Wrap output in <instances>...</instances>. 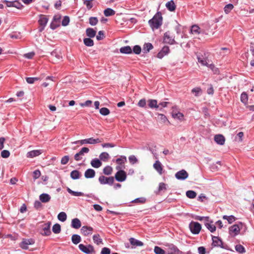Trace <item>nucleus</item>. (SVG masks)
<instances>
[{
  "mask_svg": "<svg viewBox=\"0 0 254 254\" xmlns=\"http://www.w3.org/2000/svg\"><path fill=\"white\" fill-rule=\"evenodd\" d=\"M89 20L90 24L92 26L96 25L98 22V20L97 18L96 17H91L89 18Z\"/></svg>",
  "mask_w": 254,
  "mask_h": 254,
  "instance_id": "54",
  "label": "nucleus"
},
{
  "mask_svg": "<svg viewBox=\"0 0 254 254\" xmlns=\"http://www.w3.org/2000/svg\"><path fill=\"white\" fill-rule=\"evenodd\" d=\"M248 95L246 93H243L241 96V100L244 103H246L248 101Z\"/></svg>",
  "mask_w": 254,
  "mask_h": 254,
  "instance_id": "59",
  "label": "nucleus"
},
{
  "mask_svg": "<svg viewBox=\"0 0 254 254\" xmlns=\"http://www.w3.org/2000/svg\"><path fill=\"white\" fill-rule=\"evenodd\" d=\"M40 79L39 77H27L26 80L29 84H33Z\"/></svg>",
  "mask_w": 254,
  "mask_h": 254,
  "instance_id": "52",
  "label": "nucleus"
},
{
  "mask_svg": "<svg viewBox=\"0 0 254 254\" xmlns=\"http://www.w3.org/2000/svg\"><path fill=\"white\" fill-rule=\"evenodd\" d=\"M186 195L190 198H194L196 196V193L193 190H188L186 192Z\"/></svg>",
  "mask_w": 254,
  "mask_h": 254,
  "instance_id": "47",
  "label": "nucleus"
},
{
  "mask_svg": "<svg viewBox=\"0 0 254 254\" xmlns=\"http://www.w3.org/2000/svg\"><path fill=\"white\" fill-rule=\"evenodd\" d=\"M78 247L81 251L86 254H90L94 252V248L90 245L85 246L81 244L79 245Z\"/></svg>",
  "mask_w": 254,
  "mask_h": 254,
  "instance_id": "6",
  "label": "nucleus"
},
{
  "mask_svg": "<svg viewBox=\"0 0 254 254\" xmlns=\"http://www.w3.org/2000/svg\"><path fill=\"white\" fill-rule=\"evenodd\" d=\"M95 176V171L92 169H88L84 173V176L87 179L93 178Z\"/></svg>",
  "mask_w": 254,
  "mask_h": 254,
  "instance_id": "18",
  "label": "nucleus"
},
{
  "mask_svg": "<svg viewBox=\"0 0 254 254\" xmlns=\"http://www.w3.org/2000/svg\"><path fill=\"white\" fill-rule=\"evenodd\" d=\"M70 176L73 180H76L79 179L81 174L78 170H75L71 172Z\"/></svg>",
  "mask_w": 254,
  "mask_h": 254,
  "instance_id": "29",
  "label": "nucleus"
},
{
  "mask_svg": "<svg viewBox=\"0 0 254 254\" xmlns=\"http://www.w3.org/2000/svg\"><path fill=\"white\" fill-rule=\"evenodd\" d=\"M86 34L88 37L93 38L96 35V31L92 28H88L86 30Z\"/></svg>",
  "mask_w": 254,
  "mask_h": 254,
  "instance_id": "25",
  "label": "nucleus"
},
{
  "mask_svg": "<svg viewBox=\"0 0 254 254\" xmlns=\"http://www.w3.org/2000/svg\"><path fill=\"white\" fill-rule=\"evenodd\" d=\"M58 218L60 221L62 222L65 221L67 218L66 213L64 212H60L58 215Z\"/></svg>",
  "mask_w": 254,
  "mask_h": 254,
  "instance_id": "40",
  "label": "nucleus"
},
{
  "mask_svg": "<svg viewBox=\"0 0 254 254\" xmlns=\"http://www.w3.org/2000/svg\"><path fill=\"white\" fill-rule=\"evenodd\" d=\"M48 21V18L46 16L42 14H41L40 15V18L38 20V22L40 26H42V27L40 29V31L41 32L42 30H43L44 27L47 25Z\"/></svg>",
  "mask_w": 254,
  "mask_h": 254,
  "instance_id": "11",
  "label": "nucleus"
},
{
  "mask_svg": "<svg viewBox=\"0 0 254 254\" xmlns=\"http://www.w3.org/2000/svg\"><path fill=\"white\" fill-rule=\"evenodd\" d=\"M53 232L55 234H59L61 231V226L59 224L54 225L52 228Z\"/></svg>",
  "mask_w": 254,
  "mask_h": 254,
  "instance_id": "44",
  "label": "nucleus"
},
{
  "mask_svg": "<svg viewBox=\"0 0 254 254\" xmlns=\"http://www.w3.org/2000/svg\"><path fill=\"white\" fill-rule=\"evenodd\" d=\"M202 92L201 89L200 87H195L192 89L191 92L194 94L195 96H198Z\"/></svg>",
  "mask_w": 254,
  "mask_h": 254,
  "instance_id": "53",
  "label": "nucleus"
},
{
  "mask_svg": "<svg viewBox=\"0 0 254 254\" xmlns=\"http://www.w3.org/2000/svg\"><path fill=\"white\" fill-rule=\"evenodd\" d=\"M172 117L175 119H178L180 121L184 120V115L181 112H173L172 113Z\"/></svg>",
  "mask_w": 254,
  "mask_h": 254,
  "instance_id": "27",
  "label": "nucleus"
},
{
  "mask_svg": "<svg viewBox=\"0 0 254 254\" xmlns=\"http://www.w3.org/2000/svg\"><path fill=\"white\" fill-rule=\"evenodd\" d=\"M153 46L150 43H146L144 45L143 48V51L144 53H148L149 52V51L153 49Z\"/></svg>",
  "mask_w": 254,
  "mask_h": 254,
  "instance_id": "39",
  "label": "nucleus"
},
{
  "mask_svg": "<svg viewBox=\"0 0 254 254\" xmlns=\"http://www.w3.org/2000/svg\"><path fill=\"white\" fill-rule=\"evenodd\" d=\"M102 142L101 140L99 138L94 139L93 137L84 139L82 140H77L72 142L73 144L80 143L81 145L90 144H95L98 143Z\"/></svg>",
  "mask_w": 254,
  "mask_h": 254,
  "instance_id": "2",
  "label": "nucleus"
},
{
  "mask_svg": "<svg viewBox=\"0 0 254 254\" xmlns=\"http://www.w3.org/2000/svg\"><path fill=\"white\" fill-rule=\"evenodd\" d=\"M154 252L155 254H165V251L160 247L155 246L154 247Z\"/></svg>",
  "mask_w": 254,
  "mask_h": 254,
  "instance_id": "46",
  "label": "nucleus"
},
{
  "mask_svg": "<svg viewBox=\"0 0 254 254\" xmlns=\"http://www.w3.org/2000/svg\"><path fill=\"white\" fill-rule=\"evenodd\" d=\"M89 152L88 148L84 147L74 156V160L76 161H79L83 159L85 153H88Z\"/></svg>",
  "mask_w": 254,
  "mask_h": 254,
  "instance_id": "5",
  "label": "nucleus"
},
{
  "mask_svg": "<svg viewBox=\"0 0 254 254\" xmlns=\"http://www.w3.org/2000/svg\"><path fill=\"white\" fill-rule=\"evenodd\" d=\"M205 225L206 227L211 232H214L216 230V227L214 225L209 223H206L205 224Z\"/></svg>",
  "mask_w": 254,
  "mask_h": 254,
  "instance_id": "48",
  "label": "nucleus"
},
{
  "mask_svg": "<svg viewBox=\"0 0 254 254\" xmlns=\"http://www.w3.org/2000/svg\"><path fill=\"white\" fill-rule=\"evenodd\" d=\"M113 168L110 166H106L103 170V172L105 175H110L113 172Z\"/></svg>",
  "mask_w": 254,
  "mask_h": 254,
  "instance_id": "31",
  "label": "nucleus"
},
{
  "mask_svg": "<svg viewBox=\"0 0 254 254\" xmlns=\"http://www.w3.org/2000/svg\"><path fill=\"white\" fill-rule=\"evenodd\" d=\"M69 17L67 16H64L62 22V25L64 26H66L69 24Z\"/></svg>",
  "mask_w": 254,
  "mask_h": 254,
  "instance_id": "57",
  "label": "nucleus"
},
{
  "mask_svg": "<svg viewBox=\"0 0 254 254\" xmlns=\"http://www.w3.org/2000/svg\"><path fill=\"white\" fill-rule=\"evenodd\" d=\"M234 8V6L232 4L229 3L228 4H227L224 8V10L226 14L229 13L231 10L233 9Z\"/></svg>",
  "mask_w": 254,
  "mask_h": 254,
  "instance_id": "50",
  "label": "nucleus"
},
{
  "mask_svg": "<svg viewBox=\"0 0 254 254\" xmlns=\"http://www.w3.org/2000/svg\"><path fill=\"white\" fill-rule=\"evenodd\" d=\"M93 240L94 242L98 245L102 243V240L100 238V236L99 234H96L93 235Z\"/></svg>",
  "mask_w": 254,
  "mask_h": 254,
  "instance_id": "37",
  "label": "nucleus"
},
{
  "mask_svg": "<svg viewBox=\"0 0 254 254\" xmlns=\"http://www.w3.org/2000/svg\"><path fill=\"white\" fill-rule=\"evenodd\" d=\"M153 167L159 173V174L161 175L162 174V166L161 163L158 160L155 161L153 164Z\"/></svg>",
  "mask_w": 254,
  "mask_h": 254,
  "instance_id": "19",
  "label": "nucleus"
},
{
  "mask_svg": "<svg viewBox=\"0 0 254 254\" xmlns=\"http://www.w3.org/2000/svg\"><path fill=\"white\" fill-rule=\"evenodd\" d=\"M50 225L51 223L49 222L42 226V231L41 232L42 235L49 236L51 234Z\"/></svg>",
  "mask_w": 254,
  "mask_h": 254,
  "instance_id": "12",
  "label": "nucleus"
},
{
  "mask_svg": "<svg viewBox=\"0 0 254 254\" xmlns=\"http://www.w3.org/2000/svg\"><path fill=\"white\" fill-rule=\"evenodd\" d=\"M110 156L109 154L107 152H102L99 155V158L100 160L103 161H106L109 158Z\"/></svg>",
  "mask_w": 254,
  "mask_h": 254,
  "instance_id": "42",
  "label": "nucleus"
},
{
  "mask_svg": "<svg viewBox=\"0 0 254 254\" xmlns=\"http://www.w3.org/2000/svg\"><path fill=\"white\" fill-rule=\"evenodd\" d=\"M127 177V173L125 171H120L115 174L114 179L118 182H123L126 180Z\"/></svg>",
  "mask_w": 254,
  "mask_h": 254,
  "instance_id": "7",
  "label": "nucleus"
},
{
  "mask_svg": "<svg viewBox=\"0 0 254 254\" xmlns=\"http://www.w3.org/2000/svg\"><path fill=\"white\" fill-rule=\"evenodd\" d=\"M214 140L220 145H223L225 141V137L221 134H217L214 136Z\"/></svg>",
  "mask_w": 254,
  "mask_h": 254,
  "instance_id": "17",
  "label": "nucleus"
},
{
  "mask_svg": "<svg viewBox=\"0 0 254 254\" xmlns=\"http://www.w3.org/2000/svg\"><path fill=\"white\" fill-rule=\"evenodd\" d=\"M148 106L150 108H158L159 107V105H158L156 100L149 99L148 100Z\"/></svg>",
  "mask_w": 254,
  "mask_h": 254,
  "instance_id": "30",
  "label": "nucleus"
},
{
  "mask_svg": "<svg viewBox=\"0 0 254 254\" xmlns=\"http://www.w3.org/2000/svg\"><path fill=\"white\" fill-rule=\"evenodd\" d=\"M93 0H84V4L86 5L87 8L89 10L93 7L92 1Z\"/></svg>",
  "mask_w": 254,
  "mask_h": 254,
  "instance_id": "55",
  "label": "nucleus"
},
{
  "mask_svg": "<svg viewBox=\"0 0 254 254\" xmlns=\"http://www.w3.org/2000/svg\"><path fill=\"white\" fill-rule=\"evenodd\" d=\"M71 240L74 244H77L81 241L80 236L78 235L74 234L72 236Z\"/></svg>",
  "mask_w": 254,
  "mask_h": 254,
  "instance_id": "35",
  "label": "nucleus"
},
{
  "mask_svg": "<svg viewBox=\"0 0 254 254\" xmlns=\"http://www.w3.org/2000/svg\"><path fill=\"white\" fill-rule=\"evenodd\" d=\"M198 62L202 65L208 66V63L206 61V60L203 58L202 56L200 57L198 56L197 57Z\"/></svg>",
  "mask_w": 254,
  "mask_h": 254,
  "instance_id": "41",
  "label": "nucleus"
},
{
  "mask_svg": "<svg viewBox=\"0 0 254 254\" xmlns=\"http://www.w3.org/2000/svg\"><path fill=\"white\" fill-rule=\"evenodd\" d=\"M129 240L131 245L133 246H142L143 245V243L142 242L133 238H130Z\"/></svg>",
  "mask_w": 254,
  "mask_h": 254,
  "instance_id": "26",
  "label": "nucleus"
},
{
  "mask_svg": "<svg viewBox=\"0 0 254 254\" xmlns=\"http://www.w3.org/2000/svg\"><path fill=\"white\" fill-rule=\"evenodd\" d=\"M99 112L103 116L108 115L110 113V110L108 108L105 107L101 108Z\"/></svg>",
  "mask_w": 254,
  "mask_h": 254,
  "instance_id": "49",
  "label": "nucleus"
},
{
  "mask_svg": "<svg viewBox=\"0 0 254 254\" xmlns=\"http://www.w3.org/2000/svg\"><path fill=\"white\" fill-rule=\"evenodd\" d=\"M91 38H86L84 39L83 42L86 46L92 47L94 45V42Z\"/></svg>",
  "mask_w": 254,
  "mask_h": 254,
  "instance_id": "38",
  "label": "nucleus"
},
{
  "mask_svg": "<svg viewBox=\"0 0 254 254\" xmlns=\"http://www.w3.org/2000/svg\"><path fill=\"white\" fill-rule=\"evenodd\" d=\"M9 155L10 152L8 150H4L1 152V156L2 158H8L9 156Z\"/></svg>",
  "mask_w": 254,
  "mask_h": 254,
  "instance_id": "63",
  "label": "nucleus"
},
{
  "mask_svg": "<svg viewBox=\"0 0 254 254\" xmlns=\"http://www.w3.org/2000/svg\"><path fill=\"white\" fill-rule=\"evenodd\" d=\"M212 245L215 247H220L222 248H225L223 246V243L221 239L218 237L212 236Z\"/></svg>",
  "mask_w": 254,
  "mask_h": 254,
  "instance_id": "14",
  "label": "nucleus"
},
{
  "mask_svg": "<svg viewBox=\"0 0 254 254\" xmlns=\"http://www.w3.org/2000/svg\"><path fill=\"white\" fill-rule=\"evenodd\" d=\"M170 51L168 46H164L162 48L160 52L157 54V58L162 59L164 56L167 55Z\"/></svg>",
  "mask_w": 254,
  "mask_h": 254,
  "instance_id": "15",
  "label": "nucleus"
},
{
  "mask_svg": "<svg viewBox=\"0 0 254 254\" xmlns=\"http://www.w3.org/2000/svg\"><path fill=\"white\" fill-rule=\"evenodd\" d=\"M235 250L239 253H244L245 252L244 247L241 245H237L235 246Z\"/></svg>",
  "mask_w": 254,
  "mask_h": 254,
  "instance_id": "51",
  "label": "nucleus"
},
{
  "mask_svg": "<svg viewBox=\"0 0 254 254\" xmlns=\"http://www.w3.org/2000/svg\"><path fill=\"white\" fill-rule=\"evenodd\" d=\"M166 6L170 11H174L176 8L175 2L172 0L167 2L166 4Z\"/></svg>",
  "mask_w": 254,
  "mask_h": 254,
  "instance_id": "24",
  "label": "nucleus"
},
{
  "mask_svg": "<svg viewBox=\"0 0 254 254\" xmlns=\"http://www.w3.org/2000/svg\"><path fill=\"white\" fill-rule=\"evenodd\" d=\"M90 163L91 166L95 168H98L102 165L101 161L97 158L92 159Z\"/></svg>",
  "mask_w": 254,
  "mask_h": 254,
  "instance_id": "21",
  "label": "nucleus"
},
{
  "mask_svg": "<svg viewBox=\"0 0 254 254\" xmlns=\"http://www.w3.org/2000/svg\"><path fill=\"white\" fill-rule=\"evenodd\" d=\"M105 37L104 33L103 31H99L98 35L96 36V39L97 40L100 41L103 39Z\"/></svg>",
  "mask_w": 254,
  "mask_h": 254,
  "instance_id": "62",
  "label": "nucleus"
},
{
  "mask_svg": "<svg viewBox=\"0 0 254 254\" xmlns=\"http://www.w3.org/2000/svg\"><path fill=\"white\" fill-rule=\"evenodd\" d=\"M114 177H107L105 176L102 175L99 177L98 181L101 185H109L112 186L114 182Z\"/></svg>",
  "mask_w": 254,
  "mask_h": 254,
  "instance_id": "3",
  "label": "nucleus"
},
{
  "mask_svg": "<svg viewBox=\"0 0 254 254\" xmlns=\"http://www.w3.org/2000/svg\"><path fill=\"white\" fill-rule=\"evenodd\" d=\"M189 174L185 170H182L175 174V177L179 180H184L188 178Z\"/></svg>",
  "mask_w": 254,
  "mask_h": 254,
  "instance_id": "10",
  "label": "nucleus"
},
{
  "mask_svg": "<svg viewBox=\"0 0 254 254\" xmlns=\"http://www.w3.org/2000/svg\"><path fill=\"white\" fill-rule=\"evenodd\" d=\"M244 133L243 132H239L235 138V140L238 142H241L243 140Z\"/></svg>",
  "mask_w": 254,
  "mask_h": 254,
  "instance_id": "56",
  "label": "nucleus"
},
{
  "mask_svg": "<svg viewBox=\"0 0 254 254\" xmlns=\"http://www.w3.org/2000/svg\"><path fill=\"white\" fill-rule=\"evenodd\" d=\"M41 172L39 170H36L33 172V177L35 180L39 178Z\"/></svg>",
  "mask_w": 254,
  "mask_h": 254,
  "instance_id": "64",
  "label": "nucleus"
},
{
  "mask_svg": "<svg viewBox=\"0 0 254 254\" xmlns=\"http://www.w3.org/2000/svg\"><path fill=\"white\" fill-rule=\"evenodd\" d=\"M230 232L237 235L240 232V228L238 225H234L230 228Z\"/></svg>",
  "mask_w": 254,
  "mask_h": 254,
  "instance_id": "36",
  "label": "nucleus"
},
{
  "mask_svg": "<svg viewBox=\"0 0 254 254\" xmlns=\"http://www.w3.org/2000/svg\"><path fill=\"white\" fill-rule=\"evenodd\" d=\"M148 23L151 28L158 29L162 24V16L160 12H157L153 18L148 21Z\"/></svg>",
  "mask_w": 254,
  "mask_h": 254,
  "instance_id": "1",
  "label": "nucleus"
},
{
  "mask_svg": "<svg viewBox=\"0 0 254 254\" xmlns=\"http://www.w3.org/2000/svg\"><path fill=\"white\" fill-rule=\"evenodd\" d=\"M190 31L192 34L195 35H198L201 33L200 28L196 25L191 26Z\"/></svg>",
  "mask_w": 254,
  "mask_h": 254,
  "instance_id": "32",
  "label": "nucleus"
},
{
  "mask_svg": "<svg viewBox=\"0 0 254 254\" xmlns=\"http://www.w3.org/2000/svg\"><path fill=\"white\" fill-rule=\"evenodd\" d=\"M127 161V158L125 156H121L116 160V162L118 165L123 166Z\"/></svg>",
  "mask_w": 254,
  "mask_h": 254,
  "instance_id": "33",
  "label": "nucleus"
},
{
  "mask_svg": "<svg viewBox=\"0 0 254 254\" xmlns=\"http://www.w3.org/2000/svg\"><path fill=\"white\" fill-rule=\"evenodd\" d=\"M129 162L132 164L136 163L138 161L137 159L134 155H131L128 157Z\"/></svg>",
  "mask_w": 254,
  "mask_h": 254,
  "instance_id": "60",
  "label": "nucleus"
},
{
  "mask_svg": "<svg viewBox=\"0 0 254 254\" xmlns=\"http://www.w3.org/2000/svg\"><path fill=\"white\" fill-rule=\"evenodd\" d=\"M69 157L68 155L64 156L62 158L61 163L62 165H65L69 161Z\"/></svg>",
  "mask_w": 254,
  "mask_h": 254,
  "instance_id": "58",
  "label": "nucleus"
},
{
  "mask_svg": "<svg viewBox=\"0 0 254 254\" xmlns=\"http://www.w3.org/2000/svg\"><path fill=\"white\" fill-rule=\"evenodd\" d=\"M163 42L165 43L173 45L175 43L174 37L171 35L170 32H166L164 33Z\"/></svg>",
  "mask_w": 254,
  "mask_h": 254,
  "instance_id": "9",
  "label": "nucleus"
},
{
  "mask_svg": "<svg viewBox=\"0 0 254 254\" xmlns=\"http://www.w3.org/2000/svg\"><path fill=\"white\" fill-rule=\"evenodd\" d=\"M168 247V252L172 253L174 254H181L182 252L178 248L173 244H167L166 245Z\"/></svg>",
  "mask_w": 254,
  "mask_h": 254,
  "instance_id": "13",
  "label": "nucleus"
},
{
  "mask_svg": "<svg viewBox=\"0 0 254 254\" xmlns=\"http://www.w3.org/2000/svg\"><path fill=\"white\" fill-rule=\"evenodd\" d=\"M35 241L33 239H23L22 241L20 243L19 246L22 249L27 250L28 249V246L33 245Z\"/></svg>",
  "mask_w": 254,
  "mask_h": 254,
  "instance_id": "8",
  "label": "nucleus"
},
{
  "mask_svg": "<svg viewBox=\"0 0 254 254\" xmlns=\"http://www.w3.org/2000/svg\"><path fill=\"white\" fill-rule=\"evenodd\" d=\"M158 119L160 122H161L163 123H165L166 122H169L167 117L164 115L162 114H158Z\"/></svg>",
  "mask_w": 254,
  "mask_h": 254,
  "instance_id": "45",
  "label": "nucleus"
},
{
  "mask_svg": "<svg viewBox=\"0 0 254 254\" xmlns=\"http://www.w3.org/2000/svg\"><path fill=\"white\" fill-rule=\"evenodd\" d=\"M189 228L192 234H198L201 229V226L198 222L191 221L189 224Z\"/></svg>",
  "mask_w": 254,
  "mask_h": 254,
  "instance_id": "4",
  "label": "nucleus"
},
{
  "mask_svg": "<svg viewBox=\"0 0 254 254\" xmlns=\"http://www.w3.org/2000/svg\"><path fill=\"white\" fill-rule=\"evenodd\" d=\"M120 51L122 54H129L132 53V49L130 46H127L120 48Z\"/></svg>",
  "mask_w": 254,
  "mask_h": 254,
  "instance_id": "28",
  "label": "nucleus"
},
{
  "mask_svg": "<svg viewBox=\"0 0 254 254\" xmlns=\"http://www.w3.org/2000/svg\"><path fill=\"white\" fill-rule=\"evenodd\" d=\"M104 15L108 17L115 15V11L110 8H107L104 11Z\"/></svg>",
  "mask_w": 254,
  "mask_h": 254,
  "instance_id": "34",
  "label": "nucleus"
},
{
  "mask_svg": "<svg viewBox=\"0 0 254 254\" xmlns=\"http://www.w3.org/2000/svg\"><path fill=\"white\" fill-rule=\"evenodd\" d=\"M67 191H68V193H69L70 194H71V195H74V196H83L84 195V193L82 192L74 191L72 190L69 188H67Z\"/></svg>",
  "mask_w": 254,
  "mask_h": 254,
  "instance_id": "43",
  "label": "nucleus"
},
{
  "mask_svg": "<svg viewBox=\"0 0 254 254\" xmlns=\"http://www.w3.org/2000/svg\"><path fill=\"white\" fill-rule=\"evenodd\" d=\"M137 105L141 108L145 107L146 105V100L145 99L140 100L137 103Z\"/></svg>",
  "mask_w": 254,
  "mask_h": 254,
  "instance_id": "61",
  "label": "nucleus"
},
{
  "mask_svg": "<svg viewBox=\"0 0 254 254\" xmlns=\"http://www.w3.org/2000/svg\"><path fill=\"white\" fill-rule=\"evenodd\" d=\"M81 226V222L78 218H74L71 221V227L75 229H78Z\"/></svg>",
  "mask_w": 254,
  "mask_h": 254,
  "instance_id": "23",
  "label": "nucleus"
},
{
  "mask_svg": "<svg viewBox=\"0 0 254 254\" xmlns=\"http://www.w3.org/2000/svg\"><path fill=\"white\" fill-rule=\"evenodd\" d=\"M93 228L88 226H83L81 229V232L84 236H88L92 233Z\"/></svg>",
  "mask_w": 254,
  "mask_h": 254,
  "instance_id": "16",
  "label": "nucleus"
},
{
  "mask_svg": "<svg viewBox=\"0 0 254 254\" xmlns=\"http://www.w3.org/2000/svg\"><path fill=\"white\" fill-rule=\"evenodd\" d=\"M42 153L40 150H35L28 152L27 154V157L28 158H33L38 156Z\"/></svg>",
  "mask_w": 254,
  "mask_h": 254,
  "instance_id": "20",
  "label": "nucleus"
},
{
  "mask_svg": "<svg viewBox=\"0 0 254 254\" xmlns=\"http://www.w3.org/2000/svg\"><path fill=\"white\" fill-rule=\"evenodd\" d=\"M39 199L41 202L46 203L51 199V196L47 193H42L39 196Z\"/></svg>",
  "mask_w": 254,
  "mask_h": 254,
  "instance_id": "22",
  "label": "nucleus"
}]
</instances>
